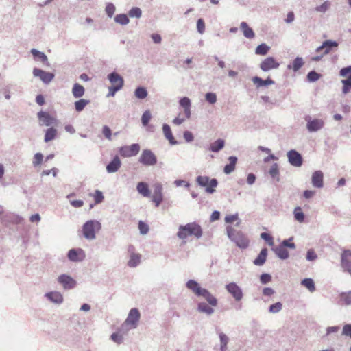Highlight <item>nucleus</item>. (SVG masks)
I'll use <instances>...</instances> for the list:
<instances>
[{"instance_id": "69168bd1", "label": "nucleus", "mask_w": 351, "mask_h": 351, "mask_svg": "<svg viewBox=\"0 0 351 351\" xmlns=\"http://www.w3.org/2000/svg\"><path fill=\"white\" fill-rule=\"evenodd\" d=\"M341 335L351 339V324H346L343 326Z\"/></svg>"}, {"instance_id": "e2e57ef3", "label": "nucleus", "mask_w": 351, "mask_h": 351, "mask_svg": "<svg viewBox=\"0 0 351 351\" xmlns=\"http://www.w3.org/2000/svg\"><path fill=\"white\" fill-rule=\"evenodd\" d=\"M206 100L210 104H214L217 101V95L214 93H207L205 95Z\"/></svg>"}, {"instance_id": "0e129e2a", "label": "nucleus", "mask_w": 351, "mask_h": 351, "mask_svg": "<svg viewBox=\"0 0 351 351\" xmlns=\"http://www.w3.org/2000/svg\"><path fill=\"white\" fill-rule=\"evenodd\" d=\"M115 12V6L113 3H108L106 7V12L108 17L112 18Z\"/></svg>"}, {"instance_id": "7c9ffc66", "label": "nucleus", "mask_w": 351, "mask_h": 351, "mask_svg": "<svg viewBox=\"0 0 351 351\" xmlns=\"http://www.w3.org/2000/svg\"><path fill=\"white\" fill-rule=\"evenodd\" d=\"M240 27L243 31V34L247 38H254L255 36L253 29L250 27L246 22H241Z\"/></svg>"}, {"instance_id": "412c9836", "label": "nucleus", "mask_w": 351, "mask_h": 351, "mask_svg": "<svg viewBox=\"0 0 351 351\" xmlns=\"http://www.w3.org/2000/svg\"><path fill=\"white\" fill-rule=\"evenodd\" d=\"M45 296L54 304H60L63 302V295L58 291L46 293Z\"/></svg>"}, {"instance_id": "39448f33", "label": "nucleus", "mask_w": 351, "mask_h": 351, "mask_svg": "<svg viewBox=\"0 0 351 351\" xmlns=\"http://www.w3.org/2000/svg\"><path fill=\"white\" fill-rule=\"evenodd\" d=\"M139 319L140 313L138 310L136 308H132L130 311L125 321L120 327V330H125V332H127L128 329L126 327L129 325L131 326L132 328H136L137 327V323L139 321Z\"/></svg>"}, {"instance_id": "49530a36", "label": "nucleus", "mask_w": 351, "mask_h": 351, "mask_svg": "<svg viewBox=\"0 0 351 351\" xmlns=\"http://www.w3.org/2000/svg\"><path fill=\"white\" fill-rule=\"evenodd\" d=\"M148 95L147 90L145 87L138 86L134 91V95L139 99H145Z\"/></svg>"}, {"instance_id": "5701e85b", "label": "nucleus", "mask_w": 351, "mask_h": 351, "mask_svg": "<svg viewBox=\"0 0 351 351\" xmlns=\"http://www.w3.org/2000/svg\"><path fill=\"white\" fill-rule=\"evenodd\" d=\"M200 296L203 297L212 306H216L217 305V298L207 289L204 288L198 297Z\"/></svg>"}, {"instance_id": "393cba45", "label": "nucleus", "mask_w": 351, "mask_h": 351, "mask_svg": "<svg viewBox=\"0 0 351 351\" xmlns=\"http://www.w3.org/2000/svg\"><path fill=\"white\" fill-rule=\"evenodd\" d=\"M162 132H163L164 136L169 141V142L171 145H175L178 144V142L175 140V138L172 134L171 128L168 124H167V123L163 124Z\"/></svg>"}, {"instance_id": "20e7f679", "label": "nucleus", "mask_w": 351, "mask_h": 351, "mask_svg": "<svg viewBox=\"0 0 351 351\" xmlns=\"http://www.w3.org/2000/svg\"><path fill=\"white\" fill-rule=\"evenodd\" d=\"M196 182L199 186L205 187V191L210 194L215 192V188L218 185L216 178L210 179L208 176H199L196 178Z\"/></svg>"}, {"instance_id": "c756f323", "label": "nucleus", "mask_w": 351, "mask_h": 351, "mask_svg": "<svg viewBox=\"0 0 351 351\" xmlns=\"http://www.w3.org/2000/svg\"><path fill=\"white\" fill-rule=\"evenodd\" d=\"M267 255V249L264 247L261 250L257 257L254 260L253 263L257 266L263 265L266 261Z\"/></svg>"}, {"instance_id": "c03bdc74", "label": "nucleus", "mask_w": 351, "mask_h": 351, "mask_svg": "<svg viewBox=\"0 0 351 351\" xmlns=\"http://www.w3.org/2000/svg\"><path fill=\"white\" fill-rule=\"evenodd\" d=\"M269 173L271 176V177L273 178L274 179H275L277 182H278L280 180L279 168H278V165L277 163H274L271 165V167L269 171Z\"/></svg>"}, {"instance_id": "e433bc0d", "label": "nucleus", "mask_w": 351, "mask_h": 351, "mask_svg": "<svg viewBox=\"0 0 351 351\" xmlns=\"http://www.w3.org/2000/svg\"><path fill=\"white\" fill-rule=\"evenodd\" d=\"M197 311L200 313L210 315L214 313V309L205 302H199L197 305Z\"/></svg>"}, {"instance_id": "338daca9", "label": "nucleus", "mask_w": 351, "mask_h": 351, "mask_svg": "<svg viewBox=\"0 0 351 351\" xmlns=\"http://www.w3.org/2000/svg\"><path fill=\"white\" fill-rule=\"evenodd\" d=\"M197 32L202 34L205 31V23L202 19H199L197 21Z\"/></svg>"}, {"instance_id": "a211bd4d", "label": "nucleus", "mask_w": 351, "mask_h": 351, "mask_svg": "<svg viewBox=\"0 0 351 351\" xmlns=\"http://www.w3.org/2000/svg\"><path fill=\"white\" fill-rule=\"evenodd\" d=\"M108 80L112 84V86H120V88H122L124 85L123 78L115 71L108 75Z\"/></svg>"}, {"instance_id": "6e6d98bb", "label": "nucleus", "mask_w": 351, "mask_h": 351, "mask_svg": "<svg viewBox=\"0 0 351 351\" xmlns=\"http://www.w3.org/2000/svg\"><path fill=\"white\" fill-rule=\"evenodd\" d=\"M321 77V75L317 73L315 71H311L307 74V80L310 82H314L317 81Z\"/></svg>"}, {"instance_id": "2eb2a0df", "label": "nucleus", "mask_w": 351, "mask_h": 351, "mask_svg": "<svg viewBox=\"0 0 351 351\" xmlns=\"http://www.w3.org/2000/svg\"><path fill=\"white\" fill-rule=\"evenodd\" d=\"M58 282L62 285L64 289H73L76 285V281L70 276L61 274L58 278Z\"/></svg>"}, {"instance_id": "f3484780", "label": "nucleus", "mask_w": 351, "mask_h": 351, "mask_svg": "<svg viewBox=\"0 0 351 351\" xmlns=\"http://www.w3.org/2000/svg\"><path fill=\"white\" fill-rule=\"evenodd\" d=\"M311 183L315 188L321 189L324 186V173L322 171L317 170L313 173Z\"/></svg>"}, {"instance_id": "473e14b6", "label": "nucleus", "mask_w": 351, "mask_h": 351, "mask_svg": "<svg viewBox=\"0 0 351 351\" xmlns=\"http://www.w3.org/2000/svg\"><path fill=\"white\" fill-rule=\"evenodd\" d=\"M224 140L221 138H218L217 140H216L215 142L212 143L210 145L209 150L213 152H219L224 147Z\"/></svg>"}, {"instance_id": "4468645a", "label": "nucleus", "mask_w": 351, "mask_h": 351, "mask_svg": "<svg viewBox=\"0 0 351 351\" xmlns=\"http://www.w3.org/2000/svg\"><path fill=\"white\" fill-rule=\"evenodd\" d=\"M40 125L51 126L53 125L56 120L49 114V113L44 111H40L37 114Z\"/></svg>"}, {"instance_id": "cd10ccee", "label": "nucleus", "mask_w": 351, "mask_h": 351, "mask_svg": "<svg viewBox=\"0 0 351 351\" xmlns=\"http://www.w3.org/2000/svg\"><path fill=\"white\" fill-rule=\"evenodd\" d=\"M339 44L335 40H326L323 42V47L324 48V51H323L324 55L328 54L332 51H333L334 49L337 48Z\"/></svg>"}, {"instance_id": "603ef678", "label": "nucleus", "mask_w": 351, "mask_h": 351, "mask_svg": "<svg viewBox=\"0 0 351 351\" xmlns=\"http://www.w3.org/2000/svg\"><path fill=\"white\" fill-rule=\"evenodd\" d=\"M294 218L299 222H302L304 220V214L302 211V208L299 206L296 207L293 211Z\"/></svg>"}, {"instance_id": "b1692460", "label": "nucleus", "mask_w": 351, "mask_h": 351, "mask_svg": "<svg viewBox=\"0 0 351 351\" xmlns=\"http://www.w3.org/2000/svg\"><path fill=\"white\" fill-rule=\"evenodd\" d=\"M23 220V219L19 215H15L14 214H8L3 215V217L1 218V223H3L5 225H7L8 223L10 221L17 224L21 223H22Z\"/></svg>"}, {"instance_id": "f03ea898", "label": "nucleus", "mask_w": 351, "mask_h": 351, "mask_svg": "<svg viewBox=\"0 0 351 351\" xmlns=\"http://www.w3.org/2000/svg\"><path fill=\"white\" fill-rule=\"evenodd\" d=\"M227 236L229 239L241 249H246L249 246L250 241L247 237L241 231L237 230L230 226L226 227Z\"/></svg>"}, {"instance_id": "4be33fe9", "label": "nucleus", "mask_w": 351, "mask_h": 351, "mask_svg": "<svg viewBox=\"0 0 351 351\" xmlns=\"http://www.w3.org/2000/svg\"><path fill=\"white\" fill-rule=\"evenodd\" d=\"M179 104H180V106H182L184 108V114H185L186 117L187 119H189L191 115V102L190 99L187 97H184L180 99Z\"/></svg>"}, {"instance_id": "ea45409f", "label": "nucleus", "mask_w": 351, "mask_h": 351, "mask_svg": "<svg viewBox=\"0 0 351 351\" xmlns=\"http://www.w3.org/2000/svg\"><path fill=\"white\" fill-rule=\"evenodd\" d=\"M219 337L220 340V351H228L227 345L229 341L228 337L226 334L220 332Z\"/></svg>"}, {"instance_id": "f257e3e1", "label": "nucleus", "mask_w": 351, "mask_h": 351, "mask_svg": "<svg viewBox=\"0 0 351 351\" xmlns=\"http://www.w3.org/2000/svg\"><path fill=\"white\" fill-rule=\"evenodd\" d=\"M192 235L197 239L202 236V229L198 223L192 222L179 226L178 232H177V236L179 239L184 240Z\"/></svg>"}, {"instance_id": "13d9d810", "label": "nucleus", "mask_w": 351, "mask_h": 351, "mask_svg": "<svg viewBox=\"0 0 351 351\" xmlns=\"http://www.w3.org/2000/svg\"><path fill=\"white\" fill-rule=\"evenodd\" d=\"M138 229L140 233L143 235L146 234L149 232V226L143 222V221H139L138 222Z\"/></svg>"}, {"instance_id": "bf43d9fd", "label": "nucleus", "mask_w": 351, "mask_h": 351, "mask_svg": "<svg viewBox=\"0 0 351 351\" xmlns=\"http://www.w3.org/2000/svg\"><path fill=\"white\" fill-rule=\"evenodd\" d=\"M330 5V2L326 1L324 2L322 5L317 6L315 8V10L319 12L325 13L328 10Z\"/></svg>"}, {"instance_id": "f704fd0d", "label": "nucleus", "mask_w": 351, "mask_h": 351, "mask_svg": "<svg viewBox=\"0 0 351 351\" xmlns=\"http://www.w3.org/2000/svg\"><path fill=\"white\" fill-rule=\"evenodd\" d=\"M85 93V89L81 84L75 83L72 88V94L75 98L82 97Z\"/></svg>"}, {"instance_id": "4c0bfd02", "label": "nucleus", "mask_w": 351, "mask_h": 351, "mask_svg": "<svg viewBox=\"0 0 351 351\" xmlns=\"http://www.w3.org/2000/svg\"><path fill=\"white\" fill-rule=\"evenodd\" d=\"M141 256L139 254H135L132 252L130 254V260L128 263V265L130 267H136L141 262Z\"/></svg>"}, {"instance_id": "aec40b11", "label": "nucleus", "mask_w": 351, "mask_h": 351, "mask_svg": "<svg viewBox=\"0 0 351 351\" xmlns=\"http://www.w3.org/2000/svg\"><path fill=\"white\" fill-rule=\"evenodd\" d=\"M252 81L257 88L263 86H267L269 85H273L275 84V82L269 77H268L266 80H263L258 76H254L252 78Z\"/></svg>"}, {"instance_id": "4d7b16f0", "label": "nucleus", "mask_w": 351, "mask_h": 351, "mask_svg": "<svg viewBox=\"0 0 351 351\" xmlns=\"http://www.w3.org/2000/svg\"><path fill=\"white\" fill-rule=\"evenodd\" d=\"M151 118H152V114H151V112H149V110H145L141 117V123H142L143 125V126L147 125Z\"/></svg>"}, {"instance_id": "c85d7f7f", "label": "nucleus", "mask_w": 351, "mask_h": 351, "mask_svg": "<svg viewBox=\"0 0 351 351\" xmlns=\"http://www.w3.org/2000/svg\"><path fill=\"white\" fill-rule=\"evenodd\" d=\"M80 254H84V251L81 248L71 249L67 254L68 258L73 262H79L82 259L79 258Z\"/></svg>"}, {"instance_id": "5fc2aeb1", "label": "nucleus", "mask_w": 351, "mask_h": 351, "mask_svg": "<svg viewBox=\"0 0 351 351\" xmlns=\"http://www.w3.org/2000/svg\"><path fill=\"white\" fill-rule=\"evenodd\" d=\"M123 330H120V328L119 329V331L117 332H114L111 335V339L118 343L120 344L123 341V335L120 334L121 332Z\"/></svg>"}, {"instance_id": "09e8293b", "label": "nucleus", "mask_w": 351, "mask_h": 351, "mask_svg": "<svg viewBox=\"0 0 351 351\" xmlns=\"http://www.w3.org/2000/svg\"><path fill=\"white\" fill-rule=\"evenodd\" d=\"M270 49V47L267 45L265 43H262L257 46V47L255 49V53L257 55H266L269 50Z\"/></svg>"}, {"instance_id": "37998d69", "label": "nucleus", "mask_w": 351, "mask_h": 351, "mask_svg": "<svg viewBox=\"0 0 351 351\" xmlns=\"http://www.w3.org/2000/svg\"><path fill=\"white\" fill-rule=\"evenodd\" d=\"M90 103V100L84 99H80L76 101H75V108L77 112H82L86 105H88Z\"/></svg>"}, {"instance_id": "1a4fd4ad", "label": "nucleus", "mask_w": 351, "mask_h": 351, "mask_svg": "<svg viewBox=\"0 0 351 351\" xmlns=\"http://www.w3.org/2000/svg\"><path fill=\"white\" fill-rule=\"evenodd\" d=\"M140 151V145L138 143H134L131 145H125L119 148V154L123 157H132L136 156Z\"/></svg>"}, {"instance_id": "2f4dec72", "label": "nucleus", "mask_w": 351, "mask_h": 351, "mask_svg": "<svg viewBox=\"0 0 351 351\" xmlns=\"http://www.w3.org/2000/svg\"><path fill=\"white\" fill-rule=\"evenodd\" d=\"M273 251L275 252L276 255L282 260H285L289 258V254L288 250L280 245L273 248Z\"/></svg>"}, {"instance_id": "ddd939ff", "label": "nucleus", "mask_w": 351, "mask_h": 351, "mask_svg": "<svg viewBox=\"0 0 351 351\" xmlns=\"http://www.w3.org/2000/svg\"><path fill=\"white\" fill-rule=\"evenodd\" d=\"M32 73L34 77H39L43 83L47 84L51 82L54 77V75L53 73L45 71L38 68H34Z\"/></svg>"}, {"instance_id": "864d4df0", "label": "nucleus", "mask_w": 351, "mask_h": 351, "mask_svg": "<svg viewBox=\"0 0 351 351\" xmlns=\"http://www.w3.org/2000/svg\"><path fill=\"white\" fill-rule=\"evenodd\" d=\"M43 160V155L41 153H36L34 156L32 165L34 167L40 166Z\"/></svg>"}, {"instance_id": "774afa93", "label": "nucleus", "mask_w": 351, "mask_h": 351, "mask_svg": "<svg viewBox=\"0 0 351 351\" xmlns=\"http://www.w3.org/2000/svg\"><path fill=\"white\" fill-rule=\"evenodd\" d=\"M306 260L308 261H313L317 258V255L315 254L313 249H309L306 253Z\"/></svg>"}, {"instance_id": "9d476101", "label": "nucleus", "mask_w": 351, "mask_h": 351, "mask_svg": "<svg viewBox=\"0 0 351 351\" xmlns=\"http://www.w3.org/2000/svg\"><path fill=\"white\" fill-rule=\"evenodd\" d=\"M341 267L343 271L351 276V251L345 250L341 255Z\"/></svg>"}, {"instance_id": "423d86ee", "label": "nucleus", "mask_w": 351, "mask_h": 351, "mask_svg": "<svg viewBox=\"0 0 351 351\" xmlns=\"http://www.w3.org/2000/svg\"><path fill=\"white\" fill-rule=\"evenodd\" d=\"M138 162L144 166H154L157 163V157L151 149H145L142 151Z\"/></svg>"}, {"instance_id": "0eeeda50", "label": "nucleus", "mask_w": 351, "mask_h": 351, "mask_svg": "<svg viewBox=\"0 0 351 351\" xmlns=\"http://www.w3.org/2000/svg\"><path fill=\"white\" fill-rule=\"evenodd\" d=\"M306 122V129L309 132H316L324 127V121L321 119H312L307 115L304 118Z\"/></svg>"}, {"instance_id": "bb28decb", "label": "nucleus", "mask_w": 351, "mask_h": 351, "mask_svg": "<svg viewBox=\"0 0 351 351\" xmlns=\"http://www.w3.org/2000/svg\"><path fill=\"white\" fill-rule=\"evenodd\" d=\"M186 287L192 291L197 296L201 293L204 288H202L199 283L195 280H189L186 284Z\"/></svg>"}, {"instance_id": "052dcab7", "label": "nucleus", "mask_w": 351, "mask_h": 351, "mask_svg": "<svg viewBox=\"0 0 351 351\" xmlns=\"http://www.w3.org/2000/svg\"><path fill=\"white\" fill-rule=\"evenodd\" d=\"M261 238L265 241L267 244L270 246L274 245L273 237L267 232H262L261 234Z\"/></svg>"}, {"instance_id": "6e6552de", "label": "nucleus", "mask_w": 351, "mask_h": 351, "mask_svg": "<svg viewBox=\"0 0 351 351\" xmlns=\"http://www.w3.org/2000/svg\"><path fill=\"white\" fill-rule=\"evenodd\" d=\"M225 288L236 302H239L243 299V293L242 289L236 282H230L226 285Z\"/></svg>"}, {"instance_id": "6ab92c4d", "label": "nucleus", "mask_w": 351, "mask_h": 351, "mask_svg": "<svg viewBox=\"0 0 351 351\" xmlns=\"http://www.w3.org/2000/svg\"><path fill=\"white\" fill-rule=\"evenodd\" d=\"M121 166V162L118 156H115L113 159L107 165L106 171L108 173L117 172Z\"/></svg>"}, {"instance_id": "3c124183", "label": "nucleus", "mask_w": 351, "mask_h": 351, "mask_svg": "<svg viewBox=\"0 0 351 351\" xmlns=\"http://www.w3.org/2000/svg\"><path fill=\"white\" fill-rule=\"evenodd\" d=\"M282 308V304L280 302H277L271 304L269 306L268 311L270 313L276 314L279 313Z\"/></svg>"}, {"instance_id": "a878e982", "label": "nucleus", "mask_w": 351, "mask_h": 351, "mask_svg": "<svg viewBox=\"0 0 351 351\" xmlns=\"http://www.w3.org/2000/svg\"><path fill=\"white\" fill-rule=\"evenodd\" d=\"M228 160L229 163L226 165L223 168V172L226 175L230 174L234 171L236 164L238 160L237 157L233 156H229Z\"/></svg>"}, {"instance_id": "a19ab883", "label": "nucleus", "mask_w": 351, "mask_h": 351, "mask_svg": "<svg viewBox=\"0 0 351 351\" xmlns=\"http://www.w3.org/2000/svg\"><path fill=\"white\" fill-rule=\"evenodd\" d=\"M303 59L300 57H297L293 60L292 65L289 64L287 68L289 69H293L294 71H297L303 66Z\"/></svg>"}, {"instance_id": "8fccbe9b", "label": "nucleus", "mask_w": 351, "mask_h": 351, "mask_svg": "<svg viewBox=\"0 0 351 351\" xmlns=\"http://www.w3.org/2000/svg\"><path fill=\"white\" fill-rule=\"evenodd\" d=\"M128 16L131 18L139 19L142 16V10L138 7H133L129 10Z\"/></svg>"}, {"instance_id": "72a5a7b5", "label": "nucleus", "mask_w": 351, "mask_h": 351, "mask_svg": "<svg viewBox=\"0 0 351 351\" xmlns=\"http://www.w3.org/2000/svg\"><path fill=\"white\" fill-rule=\"evenodd\" d=\"M136 190L144 197H149L150 195V191L149 189L148 184L146 182H138L136 186Z\"/></svg>"}, {"instance_id": "a18cd8bd", "label": "nucleus", "mask_w": 351, "mask_h": 351, "mask_svg": "<svg viewBox=\"0 0 351 351\" xmlns=\"http://www.w3.org/2000/svg\"><path fill=\"white\" fill-rule=\"evenodd\" d=\"M340 301L345 305H351V291L342 292L339 295Z\"/></svg>"}, {"instance_id": "680f3d73", "label": "nucleus", "mask_w": 351, "mask_h": 351, "mask_svg": "<svg viewBox=\"0 0 351 351\" xmlns=\"http://www.w3.org/2000/svg\"><path fill=\"white\" fill-rule=\"evenodd\" d=\"M341 83L343 84L342 93L346 95L350 91V89L351 88L350 80H348V78L342 80Z\"/></svg>"}, {"instance_id": "dca6fc26", "label": "nucleus", "mask_w": 351, "mask_h": 351, "mask_svg": "<svg viewBox=\"0 0 351 351\" xmlns=\"http://www.w3.org/2000/svg\"><path fill=\"white\" fill-rule=\"evenodd\" d=\"M163 199L162 185L157 183L154 186L152 201L155 203L156 207H158Z\"/></svg>"}, {"instance_id": "7ed1b4c3", "label": "nucleus", "mask_w": 351, "mask_h": 351, "mask_svg": "<svg viewBox=\"0 0 351 351\" xmlns=\"http://www.w3.org/2000/svg\"><path fill=\"white\" fill-rule=\"evenodd\" d=\"M101 228V224L97 220L87 221L82 226V232L84 237L88 240L95 239V231H99Z\"/></svg>"}, {"instance_id": "c9c22d12", "label": "nucleus", "mask_w": 351, "mask_h": 351, "mask_svg": "<svg viewBox=\"0 0 351 351\" xmlns=\"http://www.w3.org/2000/svg\"><path fill=\"white\" fill-rule=\"evenodd\" d=\"M31 53L34 58L40 60L43 63L48 64L47 56L43 53L36 49L31 50Z\"/></svg>"}, {"instance_id": "f8f14e48", "label": "nucleus", "mask_w": 351, "mask_h": 351, "mask_svg": "<svg viewBox=\"0 0 351 351\" xmlns=\"http://www.w3.org/2000/svg\"><path fill=\"white\" fill-rule=\"evenodd\" d=\"M280 64L276 62L274 58L267 57L264 59L260 64L261 69L264 72H267L271 69H278Z\"/></svg>"}, {"instance_id": "9b49d317", "label": "nucleus", "mask_w": 351, "mask_h": 351, "mask_svg": "<svg viewBox=\"0 0 351 351\" xmlns=\"http://www.w3.org/2000/svg\"><path fill=\"white\" fill-rule=\"evenodd\" d=\"M289 162L293 167H300L303 164L302 155L295 149H291L287 154Z\"/></svg>"}, {"instance_id": "de8ad7c7", "label": "nucleus", "mask_w": 351, "mask_h": 351, "mask_svg": "<svg viewBox=\"0 0 351 351\" xmlns=\"http://www.w3.org/2000/svg\"><path fill=\"white\" fill-rule=\"evenodd\" d=\"M114 21L122 25H125L129 23L130 20L125 14H119L115 16Z\"/></svg>"}, {"instance_id": "79ce46f5", "label": "nucleus", "mask_w": 351, "mask_h": 351, "mask_svg": "<svg viewBox=\"0 0 351 351\" xmlns=\"http://www.w3.org/2000/svg\"><path fill=\"white\" fill-rule=\"evenodd\" d=\"M301 285L304 286L311 293L315 291V282L312 278H306L301 281Z\"/></svg>"}, {"instance_id": "58836bf2", "label": "nucleus", "mask_w": 351, "mask_h": 351, "mask_svg": "<svg viewBox=\"0 0 351 351\" xmlns=\"http://www.w3.org/2000/svg\"><path fill=\"white\" fill-rule=\"evenodd\" d=\"M57 135V130L53 127L48 128L45 134L44 141L45 143L53 140Z\"/></svg>"}]
</instances>
